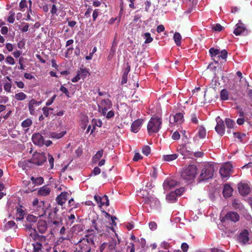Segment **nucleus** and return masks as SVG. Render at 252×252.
<instances>
[{
  "instance_id": "1",
  "label": "nucleus",
  "mask_w": 252,
  "mask_h": 252,
  "mask_svg": "<svg viewBox=\"0 0 252 252\" xmlns=\"http://www.w3.org/2000/svg\"><path fill=\"white\" fill-rule=\"evenodd\" d=\"M94 236L90 235H86L84 238L80 240L78 245L81 250V252H90L92 246L94 245Z\"/></svg>"
},
{
  "instance_id": "2",
  "label": "nucleus",
  "mask_w": 252,
  "mask_h": 252,
  "mask_svg": "<svg viewBox=\"0 0 252 252\" xmlns=\"http://www.w3.org/2000/svg\"><path fill=\"white\" fill-rule=\"evenodd\" d=\"M197 168L196 165H189L181 172V178L186 182L194 180L197 173Z\"/></svg>"
},
{
  "instance_id": "3",
  "label": "nucleus",
  "mask_w": 252,
  "mask_h": 252,
  "mask_svg": "<svg viewBox=\"0 0 252 252\" xmlns=\"http://www.w3.org/2000/svg\"><path fill=\"white\" fill-rule=\"evenodd\" d=\"M162 125V119L158 117L151 118L147 125V130L149 134L158 132L160 129Z\"/></svg>"
},
{
  "instance_id": "4",
  "label": "nucleus",
  "mask_w": 252,
  "mask_h": 252,
  "mask_svg": "<svg viewBox=\"0 0 252 252\" xmlns=\"http://www.w3.org/2000/svg\"><path fill=\"white\" fill-rule=\"evenodd\" d=\"M214 166L213 164L206 163L202 169L198 178L199 181H205L210 179L214 176Z\"/></svg>"
},
{
  "instance_id": "5",
  "label": "nucleus",
  "mask_w": 252,
  "mask_h": 252,
  "mask_svg": "<svg viewBox=\"0 0 252 252\" xmlns=\"http://www.w3.org/2000/svg\"><path fill=\"white\" fill-rule=\"evenodd\" d=\"M46 157L44 153H34L32 158V162L34 165H42L46 161Z\"/></svg>"
},
{
  "instance_id": "6",
  "label": "nucleus",
  "mask_w": 252,
  "mask_h": 252,
  "mask_svg": "<svg viewBox=\"0 0 252 252\" xmlns=\"http://www.w3.org/2000/svg\"><path fill=\"white\" fill-rule=\"evenodd\" d=\"M240 216L239 214L235 211H228L226 213L224 217L221 219V222H227V221H231L236 222L239 221Z\"/></svg>"
},
{
  "instance_id": "7",
  "label": "nucleus",
  "mask_w": 252,
  "mask_h": 252,
  "mask_svg": "<svg viewBox=\"0 0 252 252\" xmlns=\"http://www.w3.org/2000/svg\"><path fill=\"white\" fill-rule=\"evenodd\" d=\"M232 165L230 163H224L220 168L219 172L221 177L227 178L230 176L232 169Z\"/></svg>"
},
{
  "instance_id": "8",
  "label": "nucleus",
  "mask_w": 252,
  "mask_h": 252,
  "mask_svg": "<svg viewBox=\"0 0 252 252\" xmlns=\"http://www.w3.org/2000/svg\"><path fill=\"white\" fill-rule=\"evenodd\" d=\"M112 106L111 101L107 98L101 101L100 106H99V111L101 112L103 116H105L108 109H110Z\"/></svg>"
},
{
  "instance_id": "9",
  "label": "nucleus",
  "mask_w": 252,
  "mask_h": 252,
  "mask_svg": "<svg viewBox=\"0 0 252 252\" xmlns=\"http://www.w3.org/2000/svg\"><path fill=\"white\" fill-rule=\"evenodd\" d=\"M236 28L235 29L233 33L236 35H247L248 31L244 26V24L239 21L238 23L236 25Z\"/></svg>"
},
{
  "instance_id": "10",
  "label": "nucleus",
  "mask_w": 252,
  "mask_h": 252,
  "mask_svg": "<svg viewBox=\"0 0 252 252\" xmlns=\"http://www.w3.org/2000/svg\"><path fill=\"white\" fill-rule=\"evenodd\" d=\"M238 190L242 196H245L250 193L251 188L249 185L248 184L244 183V182H240V183L238 184Z\"/></svg>"
},
{
  "instance_id": "11",
  "label": "nucleus",
  "mask_w": 252,
  "mask_h": 252,
  "mask_svg": "<svg viewBox=\"0 0 252 252\" xmlns=\"http://www.w3.org/2000/svg\"><path fill=\"white\" fill-rule=\"evenodd\" d=\"M217 124L215 126V130L217 133L220 136H223L225 133V125L222 120L219 117L217 118Z\"/></svg>"
},
{
  "instance_id": "12",
  "label": "nucleus",
  "mask_w": 252,
  "mask_h": 252,
  "mask_svg": "<svg viewBox=\"0 0 252 252\" xmlns=\"http://www.w3.org/2000/svg\"><path fill=\"white\" fill-rule=\"evenodd\" d=\"M92 226L95 228L97 233H101L104 231V224L102 220H92Z\"/></svg>"
},
{
  "instance_id": "13",
  "label": "nucleus",
  "mask_w": 252,
  "mask_h": 252,
  "mask_svg": "<svg viewBox=\"0 0 252 252\" xmlns=\"http://www.w3.org/2000/svg\"><path fill=\"white\" fill-rule=\"evenodd\" d=\"M32 139L33 143L36 144V145L42 146L44 144V137L39 133L33 134Z\"/></svg>"
},
{
  "instance_id": "14",
  "label": "nucleus",
  "mask_w": 252,
  "mask_h": 252,
  "mask_svg": "<svg viewBox=\"0 0 252 252\" xmlns=\"http://www.w3.org/2000/svg\"><path fill=\"white\" fill-rule=\"evenodd\" d=\"M41 103V101H37L34 98H32L29 102V110L31 115H34L35 114V107L40 105Z\"/></svg>"
},
{
  "instance_id": "15",
  "label": "nucleus",
  "mask_w": 252,
  "mask_h": 252,
  "mask_svg": "<svg viewBox=\"0 0 252 252\" xmlns=\"http://www.w3.org/2000/svg\"><path fill=\"white\" fill-rule=\"evenodd\" d=\"M69 194L66 191L62 192L58 196H57L56 201L57 203L61 206H63L67 199V196Z\"/></svg>"
},
{
  "instance_id": "16",
  "label": "nucleus",
  "mask_w": 252,
  "mask_h": 252,
  "mask_svg": "<svg viewBox=\"0 0 252 252\" xmlns=\"http://www.w3.org/2000/svg\"><path fill=\"white\" fill-rule=\"evenodd\" d=\"M178 184V182L174 179H166L165 180L163 186L165 189H170L176 187Z\"/></svg>"
},
{
  "instance_id": "17",
  "label": "nucleus",
  "mask_w": 252,
  "mask_h": 252,
  "mask_svg": "<svg viewBox=\"0 0 252 252\" xmlns=\"http://www.w3.org/2000/svg\"><path fill=\"white\" fill-rule=\"evenodd\" d=\"M37 229L41 234L46 232L47 229V224L44 220H40L37 223Z\"/></svg>"
},
{
  "instance_id": "18",
  "label": "nucleus",
  "mask_w": 252,
  "mask_h": 252,
  "mask_svg": "<svg viewBox=\"0 0 252 252\" xmlns=\"http://www.w3.org/2000/svg\"><path fill=\"white\" fill-rule=\"evenodd\" d=\"M143 122L142 119H137L135 120L131 124V131L133 132H137L141 128L142 124Z\"/></svg>"
},
{
  "instance_id": "19",
  "label": "nucleus",
  "mask_w": 252,
  "mask_h": 252,
  "mask_svg": "<svg viewBox=\"0 0 252 252\" xmlns=\"http://www.w3.org/2000/svg\"><path fill=\"white\" fill-rule=\"evenodd\" d=\"M233 189L229 184H225L222 190V194L225 197H230L232 194Z\"/></svg>"
},
{
  "instance_id": "20",
  "label": "nucleus",
  "mask_w": 252,
  "mask_h": 252,
  "mask_svg": "<svg viewBox=\"0 0 252 252\" xmlns=\"http://www.w3.org/2000/svg\"><path fill=\"white\" fill-rule=\"evenodd\" d=\"M239 240L240 242L246 244L249 240V232L248 230L244 229L243 230L239 236Z\"/></svg>"
},
{
  "instance_id": "21",
  "label": "nucleus",
  "mask_w": 252,
  "mask_h": 252,
  "mask_svg": "<svg viewBox=\"0 0 252 252\" xmlns=\"http://www.w3.org/2000/svg\"><path fill=\"white\" fill-rule=\"evenodd\" d=\"M44 204V202L40 201L38 205V207L35 210V214H36V215L39 216L40 217H41V216H43L46 214V210L43 207Z\"/></svg>"
},
{
  "instance_id": "22",
  "label": "nucleus",
  "mask_w": 252,
  "mask_h": 252,
  "mask_svg": "<svg viewBox=\"0 0 252 252\" xmlns=\"http://www.w3.org/2000/svg\"><path fill=\"white\" fill-rule=\"evenodd\" d=\"M32 158L30 160H21L18 163V166L22 167L23 170H27L28 168L31 167Z\"/></svg>"
},
{
  "instance_id": "23",
  "label": "nucleus",
  "mask_w": 252,
  "mask_h": 252,
  "mask_svg": "<svg viewBox=\"0 0 252 252\" xmlns=\"http://www.w3.org/2000/svg\"><path fill=\"white\" fill-rule=\"evenodd\" d=\"M232 206L234 209L242 210L244 209V206L241 201L237 199H233L232 200Z\"/></svg>"
},
{
  "instance_id": "24",
  "label": "nucleus",
  "mask_w": 252,
  "mask_h": 252,
  "mask_svg": "<svg viewBox=\"0 0 252 252\" xmlns=\"http://www.w3.org/2000/svg\"><path fill=\"white\" fill-rule=\"evenodd\" d=\"M75 217L74 214H71L70 215H67L65 217V220L67 226H71L75 222Z\"/></svg>"
},
{
  "instance_id": "25",
  "label": "nucleus",
  "mask_w": 252,
  "mask_h": 252,
  "mask_svg": "<svg viewBox=\"0 0 252 252\" xmlns=\"http://www.w3.org/2000/svg\"><path fill=\"white\" fill-rule=\"evenodd\" d=\"M50 192V189L49 187H48L47 186H44L39 189L38 193V194H40L41 196H46V195L49 194Z\"/></svg>"
},
{
  "instance_id": "26",
  "label": "nucleus",
  "mask_w": 252,
  "mask_h": 252,
  "mask_svg": "<svg viewBox=\"0 0 252 252\" xmlns=\"http://www.w3.org/2000/svg\"><path fill=\"white\" fill-rule=\"evenodd\" d=\"M198 135L201 139L204 138L206 136V129L204 126H198Z\"/></svg>"
},
{
  "instance_id": "27",
  "label": "nucleus",
  "mask_w": 252,
  "mask_h": 252,
  "mask_svg": "<svg viewBox=\"0 0 252 252\" xmlns=\"http://www.w3.org/2000/svg\"><path fill=\"white\" fill-rule=\"evenodd\" d=\"M31 180L32 181V184H34L35 185H40L44 182V179L42 177L36 178L31 177Z\"/></svg>"
},
{
  "instance_id": "28",
  "label": "nucleus",
  "mask_w": 252,
  "mask_h": 252,
  "mask_svg": "<svg viewBox=\"0 0 252 252\" xmlns=\"http://www.w3.org/2000/svg\"><path fill=\"white\" fill-rule=\"evenodd\" d=\"M103 155V150H99L97 151L95 155L93 157V161L94 163H96L98 161Z\"/></svg>"
},
{
  "instance_id": "29",
  "label": "nucleus",
  "mask_w": 252,
  "mask_h": 252,
  "mask_svg": "<svg viewBox=\"0 0 252 252\" xmlns=\"http://www.w3.org/2000/svg\"><path fill=\"white\" fill-rule=\"evenodd\" d=\"M14 97L16 100L21 101L25 100L27 97V95L25 93H24L23 92H20L19 93L15 94Z\"/></svg>"
},
{
  "instance_id": "30",
  "label": "nucleus",
  "mask_w": 252,
  "mask_h": 252,
  "mask_svg": "<svg viewBox=\"0 0 252 252\" xmlns=\"http://www.w3.org/2000/svg\"><path fill=\"white\" fill-rule=\"evenodd\" d=\"M173 39L177 46L181 45L182 35L179 32H175L173 35Z\"/></svg>"
},
{
  "instance_id": "31",
  "label": "nucleus",
  "mask_w": 252,
  "mask_h": 252,
  "mask_svg": "<svg viewBox=\"0 0 252 252\" xmlns=\"http://www.w3.org/2000/svg\"><path fill=\"white\" fill-rule=\"evenodd\" d=\"M59 211V209L58 207L54 208L51 213H49V217L51 219H55L59 218V215L58 214Z\"/></svg>"
},
{
  "instance_id": "32",
  "label": "nucleus",
  "mask_w": 252,
  "mask_h": 252,
  "mask_svg": "<svg viewBox=\"0 0 252 252\" xmlns=\"http://www.w3.org/2000/svg\"><path fill=\"white\" fill-rule=\"evenodd\" d=\"M174 122L180 124L183 122V115L182 113H177L173 117Z\"/></svg>"
},
{
  "instance_id": "33",
  "label": "nucleus",
  "mask_w": 252,
  "mask_h": 252,
  "mask_svg": "<svg viewBox=\"0 0 252 252\" xmlns=\"http://www.w3.org/2000/svg\"><path fill=\"white\" fill-rule=\"evenodd\" d=\"M117 246V241L116 239H112L109 242L108 247L110 251H116V247Z\"/></svg>"
},
{
  "instance_id": "34",
  "label": "nucleus",
  "mask_w": 252,
  "mask_h": 252,
  "mask_svg": "<svg viewBox=\"0 0 252 252\" xmlns=\"http://www.w3.org/2000/svg\"><path fill=\"white\" fill-rule=\"evenodd\" d=\"M229 93L228 92L225 90V89H223L221 91L220 93V99L222 100H227L228 99L229 97Z\"/></svg>"
},
{
  "instance_id": "35",
  "label": "nucleus",
  "mask_w": 252,
  "mask_h": 252,
  "mask_svg": "<svg viewBox=\"0 0 252 252\" xmlns=\"http://www.w3.org/2000/svg\"><path fill=\"white\" fill-rule=\"evenodd\" d=\"M178 155L177 154H172V155H163V160L165 161H172L177 158Z\"/></svg>"
},
{
  "instance_id": "36",
  "label": "nucleus",
  "mask_w": 252,
  "mask_h": 252,
  "mask_svg": "<svg viewBox=\"0 0 252 252\" xmlns=\"http://www.w3.org/2000/svg\"><path fill=\"white\" fill-rule=\"evenodd\" d=\"M24 215L25 213L24 211L22 210V209L21 208H17V218H16V220H22V219H23Z\"/></svg>"
},
{
  "instance_id": "37",
  "label": "nucleus",
  "mask_w": 252,
  "mask_h": 252,
  "mask_svg": "<svg viewBox=\"0 0 252 252\" xmlns=\"http://www.w3.org/2000/svg\"><path fill=\"white\" fill-rule=\"evenodd\" d=\"M225 124H226L227 127L228 128H230V129L233 128L234 126L235 125V123L234 121L232 119H229V118H228L227 119H225Z\"/></svg>"
},
{
  "instance_id": "38",
  "label": "nucleus",
  "mask_w": 252,
  "mask_h": 252,
  "mask_svg": "<svg viewBox=\"0 0 252 252\" xmlns=\"http://www.w3.org/2000/svg\"><path fill=\"white\" fill-rule=\"evenodd\" d=\"M32 124V121L30 119H27L24 120L21 123V126L23 127H27L28 129L29 127L31 126Z\"/></svg>"
},
{
  "instance_id": "39",
  "label": "nucleus",
  "mask_w": 252,
  "mask_h": 252,
  "mask_svg": "<svg viewBox=\"0 0 252 252\" xmlns=\"http://www.w3.org/2000/svg\"><path fill=\"white\" fill-rule=\"evenodd\" d=\"M65 133L66 131H62L59 133H56V132H53L51 133V137L53 138L60 139L62 138Z\"/></svg>"
},
{
  "instance_id": "40",
  "label": "nucleus",
  "mask_w": 252,
  "mask_h": 252,
  "mask_svg": "<svg viewBox=\"0 0 252 252\" xmlns=\"http://www.w3.org/2000/svg\"><path fill=\"white\" fill-rule=\"evenodd\" d=\"M166 199L171 201L176 200L177 195H176V191H171L166 196Z\"/></svg>"
},
{
  "instance_id": "41",
  "label": "nucleus",
  "mask_w": 252,
  "mask_h": 252,
  "mask_svg": "<svg viewBox=\"0 0 252 252\" xmlns=\"http://www.w3.org/2000/svg\"><path fill=\"white\" fill-rule=\"evenodd\" d=\"M109 205V202L108 197L107 195H103L101 197V206H106Z\"/></svg>"
},
{
  "instance_id": "42",
  "label": "nucleus",
  "mask_w": 252,
  "mask_h": 252,
  "mask_svg": "<svg viewBox=\"0 0 252 252\" xmlns=\"http://www.w3.org/2000/svg\"><path fill=\"white\" fill-rule=\"evenodd\" d=\"M34 252H40L42 248V244L40 242H36L33 244Z\"/></svg>"
},
{
  "instance_id": "43",
  "label": "nucleus",
  "mask_w": 252,
  "mask_h": 252,
  "mask_svg": "<svg viewBox=\"0 0 252 252\" xmlns=\"http://www.w3.org/2000/svg\"><path fill=\"white\" fill-rule=\"evenodd\" d=\"M80 77L81 78L84 79L87 77L88 74H89V71L86 68H80V71H79Z\"/></svg>"
},
{
  "instance_id": "44",
  "label": "nucleus",
  "mask_w": 252,
  "mask_h": 252,
  "mask_svg": "<svg viewBox=\"0 0 252 252\" xmlns=\"http://www.w3.org/2000/svg\"><path fill=\"white\" fill-rule=\"evenodd\" d=\"M53 108L51 107H48V106H46V107H44L42 108V112L43 113V114L45 117H48L49 115H50V111L53 110Z\"/></svg>"
},
{
  "instance_id": "45",
  "label": "nucleus",
  "mask_w": 252,
  "mask_h": 252,
  "mask_svg": "<svg viewBox=\"0 0 252 252\" xmlns=\"http://www.w3.org/2000/svg\"><path fill=\"white\" fill-rule=\"evenodd\" d=\"M53 252H68L67 249L63 247H53Z\"/></svg>"
},
{
  "instance_id": "46",
  "label": "nucleus",
  "mask_w": 252,
  "mask_h": 252,
  "mask_svg": "<svg viewBox=\"0 0 252 252\" xmlns=\"http://www.w3.org/2000/svg\"><path fill=\"white\" fill-rule=\"evenodd\" d=\"M209 52L211 55V57H215L220 54V51L219 49H217V48H211L209 49Z\"/></svg>"
},
{
  "instance_id": "47",
  "label": "nucleus",
  "mask_w": 252,
  "mask_h": 252,
  "mask_svg": "<svg viewBox=\"0 0 252 252\" xmlns=\"http://www.w3.org/2000/svg\"><path fill=\"white\" fill-rule=\"evenodd\" d=\"M144 38H145V43H151L153 41V38L151 37V33L149 32L144 33Z\"/></svg>"
},
{
  "instance_id": "48",
  "label": "nucleus",
  "mask_w": 252,
  "mask_h": 252,
  "mask_svg": "<svg viewBox=\"0 0 252 252\" xmlns=\"http://www.w3.org/2000/svg\"><path fill=\"white\" fill-rule=\"evenodd\" d=\"M15 12L12 11H10L9 12V15L8 17V19H7V21L9 23H14V20H15Z\"/></svg>"
},
{
  "instance_id": "49",
  "label": "nucleus",
  "mask_w": 252,
  "mask_h": 252,
  "mask_svg": "<svg viewBox=\"0 0 252 252\" xmlns=\"http://www.w3.org/2000/svg\"><path fill=\"white\" fill-rule=\"evenodd\" d=\"M142 153L145 156H149L151 153V149L149 146H145L142 148Z\"/></svg>"
},
{
  "instance_id": "50",
  "label": "nucleus",
  "mask_w": 252,
  "mask_h": 252,
  "mask_svg": "<svg viewBox=\"0 0 252 252\" xmlns=\"http://www.w3.org/2000/svg\"><path fill=\"white\" fill-rule=\"evenodd\" d=\"M19 7L21 11H24L26 7H28L26 0H21L19 3Z\"/></svg>"
},
{
  "instance_id": "51",
  "label": "nucleus",
  "mask_w": 252,
  "mask_h": 252,
  "mask_svg": "<svg viewBox=\"0 0 252 252\" xmlns=\"http://www.w3.org/2000/svg\"><path fill=\"white\" fill-rule=\"evenodd\" d=\"M48 159L49 162V165L50 166V168H53L54 167V158L53 156L50 155V154H48Z\"/></svg>"
},
{
  "instance_id": "52",
  "label": "nucleus",
  "mask_w": 252,
  "mask_h": 252,
  "mask_svg": "<svg viewBox=\"0 0 252 252\" xmlns=\"http://www.w3.org/2000/svg\"><path fill=\"white\" fill-rule=\"evenodd\" d=\"M60 91L64 94L65 95H66L68 97H70L69 91L67 88H65V87L61 86L60 88Z\"/></svg>"
},
{
  "instance_id": "53",
  "label": "nucleus",
  "mask_w": 252,
  "mask_h": 252,
  "mask_svg": "<svg viewBox=\"0 0 252 252\" xmlns=\"http://www.w3.org/2000/svg\"><path fill=\"white\" fill-rule=\"evenodd\" d=\"M4 90L7 92H10L12 88V84L10 83H6L4 84Z\"/></svg>"
},
{
  "instance_id": "54",
  "label": "nucleus",
  "mask_w": 252,
  "mask_h": 252,
  "mask_svg": "<svg viewBox=\"0 0 252 252\" xmlns=\"http://www.w3.org/2000/svg\"><path fill=\"white\" fill-rule=\"evenodd\" d=\"M34 238L39 240L40 241H45L46 240V237L42 235H39L37 234V232L34 233Z\"/></svg>"
},
{
  "instance_id": "55",
  "label": "nucleus",
  "mask_w": 252,
  "mask_h": 252,
  "mask_svg": "<svg viewBox=\"0 0 252 252\" xmlns=\"http://www.w3.org/2000/svg\"><path fill=\"white\" fill-rule=\"evenodd\" d=\"M160 246L164 249H168L171 246L169 242L166 241L161 242Z\"/></svg>"
},
{
  "instance_id": "56",
  "label": "nucleus",
  "mask_w": 252,
  "mask_h": 252,
  "mask_svg": "<svg viewBox=\"0 0 252 252\" xmlns=\"http://www.w3.org/2000/svg\"><path fill=\"white\" fill-rule=\"evenodd\" d=\"M52 220V222L54 225L58 226L60 224H62V218L60 217L56 218L55 220Z\"/></svg>"
},
{
  "instance_id": "57",
  "label": "nucleus",
  "mask_w": 252,
  "mask_h": 252,
  "mask_svg": "<svg viewBox=\"0 0 252 252\" xmlns=\"http://www.w3.org/2000/svg\"><path fill=\"white\" fill-rule=\"evenodd\" d=\"M115 116V112L113 110H110L108 112H106L105 116L106 119H110Z\"/></svg>"
},
{
  "instance_id": "58",
  "label": "nucleus",
  "mask_w": 252,
  "mask_h": 252,
  "mask_svg": "<svg viewBox=\"0 0 252 252\" xmlns=\"http://www.w3.org/2000/svg\"><path fill=\"white\" fill-rule=\"evenodd\" d=\"M27 220L29 222H35L37 220V218L33 215H30L28 216Z\"/></svg>"
},
{
  "instance_id": "59",
  "label": "nucleus",
  "mask_w": 252,
  "mask_h": 252,
  "mask_svg": "<svg viewBox=\"0 0 252 252\" xmlns=\"http://www.w3.org/2000/svg\"><path fill=\"white\" fill-rule=\"evenodd\" d=\"M115 52V50L114 49V48L112 47L111 48L110 53H109V55H108V56L107 57V60L108 61H110V60L112 59L113 57L114 56Z\"/></svg>"
},
{
  "instance_id": "60",
  "label": "nucleus",
  "mask_w": 252,
  "mask_h": 252,
  "mask_svg": "<svg viewBox=\"0 0 252 252\" xmlns=\"http://www.w3.org/2000/svg\"><path fill=\"white\" fill-rule=\"evenodd\" d=\"M191 121L194 124H198V119L196 115L194 113L191 115Z\"/></svg>"
},
{
  "instance_id": "61",
  "label": "nucleus",
  "mask_w": 252,
  "mask_h": 252,
  "mask_svg": "<svg viewBox=\"0 0 252 252\" xmlns=\"http://www.w3.org/2000/svg\"><path fill=\"white\" fill-rule=\"evenodd\" d=\"M6 62L9 64H14L15 62L14 61V58L11 56H8L6 58Z\"/></svg>"
},
{
  "instance_id": "62",
  "label": "nucleus",
  "mask_w": 252,
  "mask_h": 252,
  "mask_svg": "<svg viewBox=\"0 0 252 252\" xmlns=\"http://www.w3.org/2000/svg\"><path fill=\"white\" fill-rule=\"evenodd\" d=\"M220 53V55L219 56V58H221L223 60H224V59L226 58L227 56V52L226 50H222L221 51Z\"/></svg>"
},
{
  "instance_id": "63",
  "label": "nucleus",
  "mask_w": 252,
  "mask_h": 252,
  "mask_svg": "<svg viewBox=\"0 0 252 252\" xmlns=\"http://www.w3.org/2000/svg\"><path fill=\"white\" fill-rule=\"evenodd\" d=\"M172 138L174 140H178L180 138V134L178 131H176L173 132Z\"/></svg>"
},
{
  "instance_id": "64",
  "label": "nucleus",
  "mask_w": 252,
  "mask_h": 252,
  "mask_svg": "<svg viewBox=\"0 0 252 252\" xmlns=\"http://www.w3.org/2000/svg\"><path fill=\"white\" fill-rule=\"evenodd\" d=\"M149 226L151 230H154L157 229V225L156 222L154 221H151L149 224Z\"/></svg>"
}]
</instances>
